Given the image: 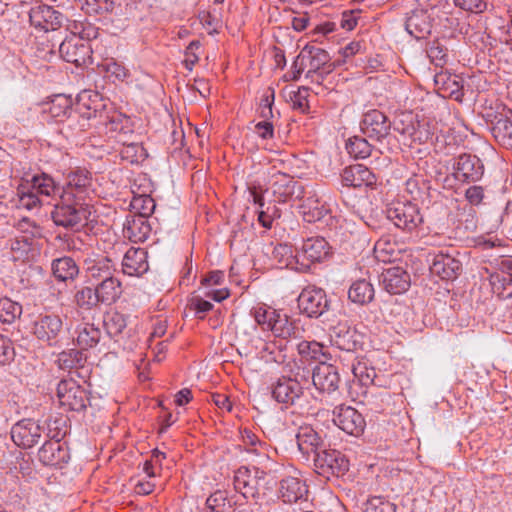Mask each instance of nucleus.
<instances>
[{
    "instance_id": "obj_32",
    "label": "nucleus",
    "mask_w": 512,
    "mask_h": 512,
    "mask_svg": "<svg viewBox=\"0 0 512 512\" xmlns=\"http://www.w3.org/2000/svg\"><path fill=\"white\" fill-rule=\"evenodd\" d=\"M56 362L61 370L75 373L79 378L85 377L81 370L85 367L87 355L79 347L78 349L71 348L60 352Z\"/></svg>"
},
{
    "instance_id": "obj_15",
    "label": "nucleus",
    "mask_w": 512,
    "mask_h": 512,
    "mask_svg": "<svg viewBox=\"0 0 512 512\" xmlns=\"http://www.w3.org/2000/svg\"><path fill=\"white\" fill-rule=\"evenodd\" d=\"M334 424L345 433L359 437L364 433L366 421L364 416L354 407L341 404L333 411Z\"/></svg>"
},
{
    "instance_id": "obj_20",
    "label": "nucleus",
    "mask_w": 512,
    "mask_h": 512,
    "mask_svg": "<svg viewBox=\"0 0 512 512\" xmlns=\"http://www.w3.org/2000/svg\"><path fill=\"white\" fill-rule=\"evenodd\" d=\"M383 289L391 295L406 292L411 285L409 273L402 267L394 266L384 269L379 276Z\"/></svg>"
},
{
    "instance_id": "obj_8",
    "label": "nucleus",
    "mask_w": 512,
    "mask_h": 512,
    "mask_svg": "<svg viewBox=\"0 0 512 512\" xmlns=\"http://www.w3.org/2000/svg\"><path fill=\"white\" fill-rule=\"evenodd\" d=\"M387 218L403 232H417L423 224V215L418 204L411 201L396 202L386 210Z\"/></svg>"
},
{
    "instance_id": "obj_13",
    "label": "nucleus",
    "mask_w": 512,
    "mask_h": 512,
    "mask_svg": "<svg viewBox=\"0 0 512 512\" xmlns=\"http://www.w3.org/2000/svg\"><path fill=\"white\" fill-rule=\"evenodd\" d=\"M265 192L271 193L273 203H288L303 197L304 188L293 177L277 173L272 176L270 186Z\"/></svg>"
},
{
    "instance_id": "obj_33",
    "label": "nucleus",
    "mask_w": 512,
    "mask_h": 512,
    "mask_svg": "<svg viewBox=\"0 0 512 512\" xmlns=\"http://www.w3.org/2000/svg\"><path fill=\"white\" fill-rule=\"evenodd\" d=\"M98 96L99 95L95 93V100H92L91 95L87 93L80 94L74 108V116L78 115L85 120L99 118L101 122L106 114L103 111L105 104H103L101 100H98Z\"/></svg>"
},
{
    "instance_id": "obj_7",
    "label": "nucleus",
    "mask_w": 512,
    "mask_h": 512,
    "mask_svg": "<svg viewBox=\"0 0 512 512\" xmlns=\"http://www.w3.org/2000/svg\"><path fill=\"white\" fill-rule=\"evenodd\" d=\"M31 332L47 346H57L64 334V320L55 312L40 313L32 322Z\"/></svg>"
},
{
    "instance_id": "obj_62",
    "label": "nucleus",
    "mask_w": 512,
    "mask_h": 512,
    "mask_svg": "<svg viewBox=\"0 0 512 512\" xmlns=\"http://www.w3.org/2000/svg\"><path fill=\"white\" fill-rule=\"evenodd\" d=\"M166 458V454L160 450L153 449L150 459H147L143 464V471L149 477H156L162 467V460Z\"/></svg>"
},
{
    "instance_id": "obj_55",
    "label": "nucleus",
    "mask_w": 512,
    "mask_h": 512,
    "mask_svg": "<svg viewBox=\"0 0 512 512\" xmlns=\"http://www.w3.org/2000/svg\"><path fill=\"white\" fill-rule=\"evenodd\" d=\"M426 53L431 63L436 67L443 68L448 61V49L438 40H434L428 44Z\"/></svg>"
},
{
    "instance_id": "obj_63",
    "label": "nucleus",
    "mask_w": 512,
    "mask_h": 512,
    "mask_svg": "<svg viewBox=\"0 0 512 512\" xmlns=\"http://www.w3.org/2000/svg\"><path fill=\"white\" fill-rule=\"evenodd\" d=\"M67 433L66 420L62 417L49 419L47 422V437L50 440L61 441Z\"/></svg>"
},
{
    "instance_id": "obj_18",
    "label": "nucleus",
    "mask_w": 512,
    "mask_h": 512,
    "mask_svg": "<svg viewBox=\"0 0 512 512\" xmlns=\"http://www.w3.org/2000/svg\"><path fill=\"white\" fill-rule=\"evenodd\" d=\"M331 342L335 347L346 352L349 358L356 356V351L363 345L362 335L347 322H340L333 327Z\"/></svg>"
},
{
    "instance_id": "obj_60",
    "label": "nucleus",
    "mask_w": 512,
    "mask_h": 512,
    "mask_svg": "<svg viewBox=\"0 0 512 512\" xmlns=\"http://www.w3.org/2000/svg\"><path fill=\"white\" fill-rule=\"evenodd\" d=\"M253 316L262 330L269 331L274 317H277V310L271 307H257L254 309Z\"/></svg>"
},
{
    "instance_id": "obj_28",
    "label": "nucleus",
    "mask_w": 512,
    "mask_h": 512,
    "mask_svg": "<svg viewBox=\"0 0 512 512\" xmlns=\"http://www.w3.org/2000/svg\"><path fill=\"white\" fill-rule=\"evenodd\" d=\"M149 269L147 251L143 248L131 247L122 260V271L128 276H141Z\"/></svg>"
},
{
    "instance_id": "obj_3",
    "label": "nucleus",
    "mask_w": 512,
    "mask_h": 512,
    "mask_svg": "<svg viewBox=\"0 0 512 512\" xmlns=\"http://www.w3.org/2000/svg\"><path fill=\"white\" fill-rule=\"evenodd\" d=\"M233 485L236 492L256 504L272 489V481L267 472L257 466L239 467L234 473Z\"/></svg>"
},
{
    "instance_id": "obj_45",
    "label": "nucleus",
    "mask_w": 512,
    "mask_h": 512,
    "mask_svg": "<svg viewBox=\"0 0 512 512\" xmlns=\"http://www.w3.org/2000/svg\"><path fill=\"white\" fill-rule=\"evenodd\" d=\"M375 290L373 285L366 279L354 281L349 290L348 298L355 304L365 305L373 301Z\"/></svg>"
},
{
    "instance_id": "obj_41",
    "label": "nucleus",
    "mask_w": 512,
    "mask_h": 512,
    "mask_svg": "<svg viewBox=\"0 0 512 512\" xmlns=\"http://www.w3.org/2000/svg\"><path fill=\"white\" fill-rule=\"evenodd\" d=\"M44 112L49 113L57 121H62L64 118H72L74 116V108L71 97L63 94L55 95L47 104Z\"/></svg>"
},
{
    "instance_id": "obj_1",
    "label": "nucleus",
    "mask_w": 512,
    "mask_h": 512,
    "mask_svg": "<svg viewBox=\"0 0 512 512\" xmlns=\"http://www.w3.org/2000/svg\"><path fill=\"white\" fill-rule=\"evenodd\" d=\"M59 191V185L46 173L22 177L16 187V206L28 211L39 210L43 205L40 196L52 197Z\"/></svg>"
},
{
    "instance_id": "obj_49",
    "label": "nucleus",
    "mask_w": 512,
    "mask_h": 512,
    "mask_svg": "<svg viewBox=\"0 0 512 512\" xmlns=\"http://www.w3.org/2000/svg\"><path fill=\"white\" fill-rule=\"evenodd\" d=\"M346 150L355 159H365L371 155L372 145L365 136H353L347 140Z\"/></svg>"
},
{
    "instance_id": "obj_61",
    "label": "nucleus",
    "mask_w": 512,
    "mask_h": 512,
    "mask_svg": "<svg viewBox=\"0 0 512 512\" xmlns=\"http://www.w3.org/2000/svg\"><path fill=\"white\" fill-rule=\"evenodd\" d=\"M282 340L266 342L262 348V358L266 359V362L273 361L276 363H283L285 355L282 353Z\"/></svg>"
},
{
    "instance_id": "obj_37",
    "label": "nucleus",
    "mask_w": 512,
    "mask_h": 512,
    "mask_svg": "<svg viewBox=\"0 0 512 512\" xmlns=\"http://www.w3.org/2000/svg\"><path fill=\"white\" fill-rule=\"evenodd\" d=\"M73 303L81 313H90L100 309L101 303L94 287L81 286L73 295Z\"/></svg>"
},
{
    "instance_id": "obj_23",
    "label": "nucleus",
    "mask_w": 512,
    "mask_h": 512,
    "mask_svg": "<svg viewBox=\"0 0 512 512\" xmlns=\"http://www.w3.org/2000/svg\"><path fill=\"white\" fill-rule=\"evenodd\" d=\"M462 270V263L453 255L440 251L434 255L430 272L442 280H454Z\"/></svg>"
},
{
    "instance_id": "obj_6",
    "label": "nucleus",
    "mask_w": 512,
    "mask_h": 512,
    "mask_svg": "<svg viewBox=\"0 0 512 512\" xmlns=\"http://www.w3.org/2000/svg\"><path fill=\"white\" fill-rule=\"evenodd\" d=\"M309 371L307 374L280 376L271 385L273 399L286 406L296 405L304 396L305 385L309 384Z\"/></svg>"
},
{
    "instance_id": "obj_38",
    "label": "nucleus",
    "mask_w": 512,
    "mask_h": 512,
    "mask_svg": "<svg viewBox=\"0 0 512 512\" xmlns=\"http://www.w3.org/2000/svg\"><path fill=\"white\" fill-rule=\"evenodd\" d=\"M101 305L110 306L118 301L122 295L121 282L118 278L112 277L99 281L94 286Z\"/></svg>"
},
{
    "instance_id": "obj_64",
    "label": "nucleus",
    "mask_w": 512,
    "mask_h": 512,
    "mask_svg": "<svg viewBox=\"0 0 512 512\" xmlns=\"http://www.w3.org/2000/svg\"><path fill=\"white\" fill-rule=\"evenodd\" d=\"M454 5L471 14H482L487 10V0H453Z\"/></svg>"
},
{
    "instance_id": "obj_40",
    "label": "nucleus",
    "mask_w": 512,
    "mask_h": 512,
    "mask_svg": "<svg viewBox=\"0 0 512 512\" xmlns=\"http://www.w3.org/2000/svg\"><path fill=\"white\" fill-rule=\"evenodd\" d=\"M76 345L82 350L87 351L97 346L101 339V330L93 323H82L76 329Z\"/></svg>"
},
{
    "instance_id": "obj_43",
    "label": "nucleus",
    "mask_w": 512,
    "mask_h": 512,
    "mask_svg": "<svg viewBox=\"0 0 512 512\" xmlns=\"http://www.w3.org/2000/svg\"><path fill=\"white\" fill-rule=\"evenodd\" d=\"M52 272L58 281H73L79 274V267L73 258L64 256L52 261Z\"/></svg>"
},
{
    "instance_id": "obj_19",
    "label": "nucleus",
    "mask_w": 512,
    "mask_h": 512,
    "mask_svg": "<svg viewBox=\"0 0 512 512\" xmlns=\"http://www.w3.org/2000/svg\"><path fill=\"white\" fill-rule=\"evenodd\" d=\"M42 432V427L38 422L32 419H22L13 425L11 438L18 447L28 449L39 442Z\"/></svg>"
},
{
    "instance_id": "obj_58",
    "label": "nucleus",
    "mask_w": 512,
    "mask_h": 512,
    "mask_svg": "<svg viewBox=\"0 0 512 512\" xmlns=\"http://www.w3.org/2000/svg\"><path fill=\"white\" fill-rule=\"evenodd\" d=\"M275 204L269 202L263 209L257 210V220L266 229H271L274 220L281 217V210Z\"/></svg>"
},
{
    "instance_id": "obj_22",
    "label": "nucleus",
    "mask_w": 512,
    "mask_h": 512,
    "mask_svg": "<svg viewBox=\"0 0 512 512\" xmlns=\"http://www.w3.org/2000/svg\"><path fill=\"white\" fill-rule=\"evenodd\" d=\"M312 383L320 392L331 394L335 392L340 383L338 369L325 361H320L312 372Z\"/></svg>"
},
{
    "instance_id": "obj_46",
    "label": "nucleus",
    "mask_w": 512,
    "mask_h": 512,
    "mask_svg": "<svg viewBox=\"0 0 512 512\" xmlns=\"http://www.w3.org/2000/svg\"><path fill=\"white\" fill-rule=\"evenodd\" d=\"M303 220L307 223H315L322 220L328 212V209L318 199L308 197L300 206Z\"/></svg>"
},
{
    "instance_id": "obj_5",
    "label": "nucleus",
    "mask_w": 512,
    "mask_h": 512,
    "mask_svg": "<svg viewBox=\"0 0 512 512\" xmlns=\"http://www.w3.org/2000/svg\"><path fill=\"white\" fill-rule=\"evenodd\" d=\"M394 130L402 135L410 145L432 142L436 133V126L426 118L419 119L412 113H403L395 123Z\"/></svg>"
},
{
    "instance_id": "obj_57",
    "label": "nucleus",
    "mask_w": 512,
    "mask_h": 512,
    "mask_svg": "<svg viewBox=\"0 0 512 512\" xmlns=\"http://www.w3.org/2000/svg\"><path fill=\"white\" fill-rule=\"evenodd\" d=\"M120 154L122 159L130 163H141L148 157V152L143 145L134 142L125 145Z\"/></svg>"
},
{
    "instance_id": "obj_4",
    "label": "nucleus",
    "mask_w": 512,
    "mask_h": 512,
    "mask_svg": "<svg viewBox=\"0 0 512 512\" xmlns=\"http://www.w3.org/2000/svg\"><path fill=\"white\" fill-rule=\"evenodd\" d=\"M392 123L389 117L381 110L370 109L363 113L360 121L362 134L372 142L379 144V151H392L396 139L391 133Z\"/></svg>"
},
{
    "instance_id": "obj_9",
    "label": "nucleus",
    "mask_w": 512,
    "mask_h": 512,
    "mask_svg": "<svg viewBox=\"0 0 512 512\" xmlns=\"http://www.w3.org/2000/svg\"><path fill=\"white\" fill-rule=\"evenodd\" d=\"M315 472L326 479L342 477L349 470V460L335 449H321L314 456Z\"/></svg>"
},
{
    "instance_id": "obj_10",
    "label": "nucleus",
    "mask_w": 512,
    "mask_h": 512,
    "mask_svg": "<svg viewBox=\"0 0 512 512\" xmlns=\"http://www.w3.org/2000/svg\"><path fill=\"white\" fill-rule=\"evenodd\" d=\"M484 173V163L475 154L462 153L453 159L452 176L458 183H477L483 178Z\"/></svg>"
},
{
    "instance_id": "obj_42",
    "label": "nucleus",
    "mask_w": 512,
    "mask_h": 512,
    "mask_svg": "<svg viewBox=\"0 0 512 512\" xmlns=\"http://www.w3.org/2000/svg\"><path fill=\"white\" fill-rule=\"evenodd\" d=\"M407 32L416 39H422L431 31L429 17L423 10L414 11L406 20Z\"/></svg>"
},
{
    "instance_id": "obj_54",
    "label": "nucleus",
    "mask_w": 512,
    "mask_h": 512,
    "mask_svg": "<svg viewBox=\"0 0 512 512\" xmlns=\"http://www.w3.org/2000/svg\"><path fill=\"white\" fill-rule=\"evenodd\" d=\"M275 100V89L273 87H268L264 90L259 106L257 108V112L260 118L264 120H273L275 118L273 112V105Z\"/></svg>"
},
{
    "instance_id": "obj_48",
    "label": "nucleus",
    "mask_w": 512,
    "mask_h": 512,
    "mask_svg": "<svg viewBox=\"0 0 512 512\" xmlns=\"http://www.w3.org/2000/svg\"><path fill=\"white\" fill-rule=\"evenodd\" d=\"M399 253L396 242L388 238H381L375 243L374 254L381 262H394L398 259Z\"/></svg>"
},
{
    "instance_id": "obj_31",
    "label": "nucleus",
    "mask_w": 512,
    "mask_h": 512,
    "mask_svg": "<svg viewBox=\"0 0 512 512\" xmlns=\"http://www.w3.org/2000/svg\"><path fill=\"white\" fill-rule=\"evenodd\" d=\"M331 255V247L325 238L316 236L303 241L300 256L311 263L322 262Z\"/></svg>"
},
{
    "instance_id": "obj_17",
    "label": "nucleus",
    "mask_w": 512,
    "mask_h": 512,
    "mask_svg": "<svg viewBox=\"0 0 512 512\" xmlns=\"http://www.w3.org/2000/svg\"><path fill=\"white\" fill-rule=\"evenodd\" d=\"M302 61L306 58L309 60V67L306 76L311 77L314 80L320 82L324 79V74H329L335 68V65L331 63V57L328 52L320 47L314 45H306L300 52Z\"/></svg>"
},
{
    "instance_id": "obj_16",
    "label": "nucleus",
    "mask_w": 512,
    "mask_h": 512,
    "mask_svg": "<svg viewBox=\"0 0 512 512\" xmlns=\"http://www.w3.org/2000/svg\"><path fill=\"white\" fill-rule=\"evenodd\" d=\"M66 20L65 15L47 4L33 6L29 11V22L39 31H56L60 29Z\"/></svg>"
},
{
    "instance_id": "obj_39",
    "label": "nucleus",
    "mask_w": 512,
    "mask_h": 512,
    "mask_svg": "<svg viewBox=\"0 0 512 512\" xmlns=\"http://www.w3.org/2000/svg\"><path fill=\"white\" fill-rule=\"evenodd\" d=\"M103 325L107 334L115 342H120L124 335L127 334V316L116 310L107 312L104 315Z\"/></svg>"
},
{
    "instance_id": "obj_26",
    "label": "nucleus",
    "mask_w": 512,
    "mask_h": 512,
    "mask_svg": "<svg viewBox=\"0 0 512 512\" xmlns=\"http://www.w3.org/2000/svg\"><path fill=\"white\" fill-rule=\"evenodd\" d=\"M279 495L285 503L307 502L308 486L301 478L288 476L280 481Z\"/></svg>"
},
{
    "instance_id": "obj_29",
    "label": "nucleus",
    "mask_w": 512,
    "mask_h": 512,
    "mask_svg": "<svg viewBox=\"0 0 512 512\" xmlns=\"http://www.w3.org/2000/svg\"><path fill=\"white\" fill-rule=\"evenodd\" d=\"M350 360L352 361L350 370L357 379L358 385H374L377 387L384 386L383 380L377 375L375 368L370 365L368 359H359L357 356H354L350 358Z\"/></svg>"
},
{
    "instance_id": "obj_44",
    "label": "nucleus",
    "mask_w": 512,
    "mask_h": 512,
    "mask_svg": "<svg viewBox=\"0 0 512 512\" xmlns=\"http://www.w3.org/2000/svg\"><path fill=\"white\" fill-rule=\"evenodd\" d=\"M101 123L110 131L117 132L121 135H128L134 131L133 120L119 111H113L110 114L106 113Z\"/></svg>"
},
{
    "instance_id": "obj_50",
    "label": "nucleus",
    "mask_w": 512,
    "mask_h": 512,
    "mask_svg": "<svg viewBox=\"0 0 512 512\" xmlns=\"http://www.w3.org/2000/svg\"><path fill=\"white\" fill-rule=\"evenodd\" d=\"M130 205L132 208L130 216H144L148 219H150L156 208L155 200L146 194L134 196Z\"/></svg>"
},
{
    "instance_id": "obj_2",
    "label": "nucleus",
    "mask_w": 512,
    "mask_h": 512,
    "mask_svg": "<svg viewBox=\"0 0 512 512\" xmlns=\"http://www.w3.org/2000/svg\"><path fill=\"white\" fill-rule=\"evenodd\" d=\"M92 208V205L85 202L84 196L61 193L51 217L56 226L77 231L87 224Z\"/></svg>"
},
{
    "instance_id": "obj_27",
    "label": "nucleus",
    "mask_w": 512,
    "mask_h": 512,
    "mask_svg": "<svg viewBox=\"0 0 512 512\" xmlns=\"http://www.w3.org/2000/svg\"><path fill=\"white\" fill-rule=\"evenodd\" d=\"M341 179L344 186L353 188L371 187L377 181L375 174L361 164L346 167L341 173Z\"/></svg>"
},
{
    "instance_id": "obj_21",
    "label": "nucleus",
    "mask_w": 512,
    "mask_h": 512,
    "mask_svg": "<svg viewBox=\"0 0 512 512\" xmlns=\"http://www.w3.org/2000/svg\"><path fill=\"white\" fill-rule=\"evenodd\" d=\"M39 461L46 466L62 468L70 460V451L66 443L48 440L38 451Z\"/></svg>"
},
{
    "instance_id": "obj_12",
    "label": "nucleus",
    "mask_w": 512,
    "mask_h": 512,
    "mask_svg": "<svg viewBox=\"0 0 512 512\" xmlns=\"http://www.w3.org/2000/svg\"><path fill=\"white\" fill-rule=\"evenodd\" d=\"M57 397L61 407L68 411H84L89 403L87 391L72 378L58 383Z\"/></svg>"
},
{
    "instance_id": "obj_34",
    "label": "nucleus",
    "mask_w": 512,
    "mask_h": 512,
    "mask_svg": "<svg viewBox=\"0 0 512 512\" xmlns=\"http://www.w3.org/2000/svg\"><path fill=\"white\" fill-rule=\"evenodd\" d=\"M296 442L299 451L304 455L319 452L323 447V439L310 425H302L298 428Z\"/></svg>"
},
{
    "instance_id": "obj_36",
    "label": "nucleus",
    "mask_w": 512,
    "mask_h": 512,
    "mask_svg": "<svg viewBox=\"0 0 512 512\" xmlns=\"http://www.w3.org/2000/svg\"><path fill=\"white\" fill-rule=\"evenodd\" d=\"M490 130L500 146L512 150V117L501 113L496 115L491 121Z\"/></svg>"
},
{
    "instance_id": "obj_11",
    "label": "nucleus",
    "mask_w": 512,
    "mask_h": 512,
    "mask_svg": "<svg viewBox=\"0 0 512 512\" xmlns=\"http://www.w3.org/2000/svg\"><path fill=\"white\" fill-rule=\"evenodd\" d=\"M297 302L301 313L310 318H319L330 308V300L325 290L315 285L303 288Z\"/></svg>"
},
{
    "instance_id": "obj_59",
    "label": "nucleus",
    "mask_w": 512,
    "mask_h": 512,
    "mask_svg": "<svg viewBox=\"0 0 512 512\" xmlns=\"http://www.w3.org/2000/svg\"><path fill=\"white\" fill-rule=\"evenodd\" d=\"M82 9L89 15L110 13L114 9L113 0H81Z\"/></svg>"
},
{
    "instance_id": "obj_14",
    "label": "nucleus",
    "mask_w": 512,
    "mask_h": 512,
    "mask_svg": "<svg viewBox=\"0 0 512 512\" xmlns=\"http://www.w3.org/2000/svg\"><path fill=\"white\" fill-rule=\"evenodd\" d=\"M59 54L61 58L76 67H84L92 64V48L89 42L76 35L65 38L59 45Z\"/></svg>"
},
{
    "instance_id": "obj_51",
    "label": "nucleus",
    "mask_w": 512,
    "mask_h": 512,
    "mask_svg": "<svg viewBox=\"0 0 512 512\" xmlns=\"http://www.w3.org/2000/svg\"><path fill=\"white\" fill-rule=\"evenodd\" d=\"M22 315V305L10 298L0 299V322L3 324H12Z\"/></svg>"
},
{
    "instance_id": "obj_25",
    "label": "nucleus",
    "mask_w": 512,
    "mask_h": 512,
    "mask_svg": "<svg viewBox=\"0 0 512 512\" xmlns=\"http://www.w3.org/2000/svg\"><path fill=\"white\" fill-rule=\"evenodd\" d=\"M92 186V174L86 168L76 167L66 175L65 186L61 193H69L71 196H84Z\"/></svg>"
},
{
    "instance_id": "obj_30",
    "label": "nucleus",
    "mask_w": 512,
    "mask_h": 512,
    "mask_svg": "<svg viewBox=\"0 0 512 512\" xmlns=\"http://www.w3.org/2000/svg\"><path fill=\"white\" fill-rule=\"evenodd\" d=\"M84 268L88 279L96 282L114 277L116 271L113 261L107 256L86 259Z\"/></svg>"
},
{
    "instance_id": "obj_56",
    "label": "nucleus",
    "mask_w": 512,
    "mask_h": 512,
    "mask_svg": "<svg viewBox=\"0 0 512 512\" xmlns=\"http://www.w3.org/2000/svg\"><path fill=\"white\" fill-rule=\"evenodd\" d=\"M207 512H231V505L227 498V493L217 490L206 500Z\"/></svg>"
},
{
    "instance_id": "obj_47",
    "label": "nucleus",
    "mask_w": 512,
    "mask_h": 512,
    "mask_svg": "<svg viewBox=\"0 0 512 512\" xmlns=\"http://www.w3.org/2000/svg\"><path fill=\"white\" fill-rule=\"evenodd\" d=\"M434 82L439 90L444 93H448L449 95L460 92L463 88L462 78L447 71H440L439 73H436L434 76Z\"/></svg>"
},
{
    "instance_id": "obj_24",
    "label": "nucleus",
    "mask_w": 512,
    "mask_h": 512,
    "mask_svg": "<svg viewBox=\"0 0 512 512\" xmlns=\"http://www.w3.org/2000/svg\"><path fill=\"white\" fill-rule=\"evenodd\" d=\"M153 232V224L144 216H126L123 236L133 243L145 242Z\"/></svg>"
},
{
    "instance_id": "obj_35",
    "label": "nucleus",
    "mask_w": 512,
    "mask_h": 512,
    "mask_svg": "<svg viewBox=\"0 0 512 512\" xmlns=\"http://www.w3.org/2000/svg\"><path fill=\"white\" fill-rule=\"evenodd\" d=\"M430 190L431 182L423 176L413 175L405 182V192L410 196V201L416 204H429Z\"/></svg>"
},
{
    "instance_id": "obj_53",
    "label": "nucleus",
    "mask_w": 512,
    "mask_h": 512,
    "mask_svg": "<svg viewBox=\"0 0 512 512\" xmlns=\"http://www.w3.org/2000/svg\"><path fill=\"white\" fill-rule=\"evenodd\" d=\"M272 322L269 331L273 332L276 337L285 340L295 334V327L293 323L289 321L286 314L277 311V317H274Z\"/></svg>"
},
{
    "instance_id": "obj_52",
    "label": "nucleus",
    "mask_w": 512,
    "mask_h": 512,
    "mask_svg": "<svg viewBox=\"0 0 512 512\" xmlns=\"http://www.w3.org/2000/svg\"><path fill=\"white\" fill-rule=\"evenodd\" d=\"M297 351L302 358L322 361L321 358L329 359L324 351V345L317 341H301L297 344Z\"/></svg>"
}]
</instances>
